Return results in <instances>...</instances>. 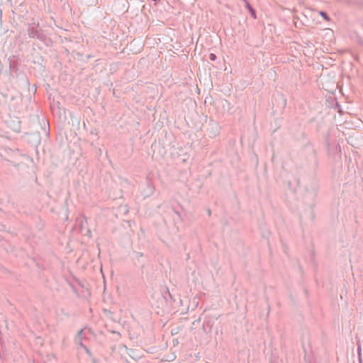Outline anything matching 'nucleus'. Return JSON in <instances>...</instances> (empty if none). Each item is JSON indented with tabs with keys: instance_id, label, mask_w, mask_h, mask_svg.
Segmentation results:
<instances>
[{
	"instance_id": "nucleus-2",
	"label": "nucleus",
	"mask_w": 363,
	"mask_h": 363,
	"mask_svg": "<svg viewBox=\"0 0 363 363\" xmlns=\"http://www.w3.org/2000/svg\"><path fill=\"white\" fill-rule=\"evenodd\" d=\"M320 16H321L324 19H325L326 21H329V18H328V15H327L325 13H324V12H323V11H320Z\"/></svg>"
},
{
	"instance_id": "nucleus-1",
	"label": "nucleus",
	"mask_w": 363,
	"mask_h": 363,
	"mask_svg": "<svg viewBox=\"0 0 363 363\" xmlns=\"http://www.w3.org/2000/svg\"><path fill=\"white\" fill-rule=\"evenodd\" d=\"M246 7L248 9L250 12L251 13L252 16L255 18L256 14L255 10L250 6L248 2H246Z\"/></svg>"
},
{
	"instance_id": "nucleus-3",
	"label": "nucleus",
	"mask_w": 363,
	"mask_h": 363,
	"mask_svg": "<svg viewBox=\"0 0 363 363\" xmlns=\"http://www.w3.org/2000/svg\"><path fill=\"white\" fill-rule=\"evenodd\" d=\"M209 57H210V60H215V59H216V55H215L214 54L211 53V54L210 55Z\"/></svg>"
}]
</instances>
